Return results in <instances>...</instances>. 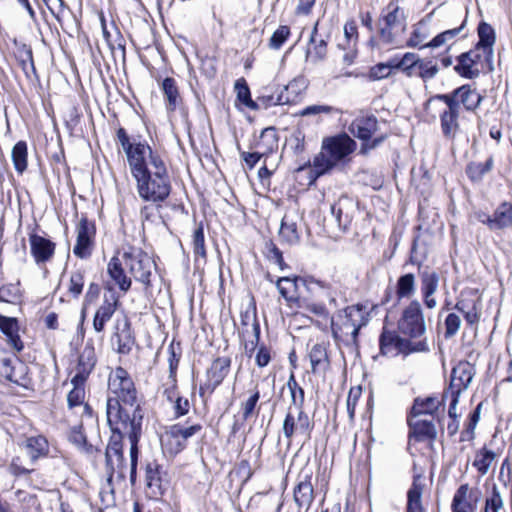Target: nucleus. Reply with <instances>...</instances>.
Here are the masks:
<instances>
[{
    "mask_svg": "<svg viewBox=\"0 0 512 512\" xmlns=\"http://www.w3.org/2000/svg\"><path fill=\"white\" fill-rule=\"evenodd\" d=\"M108 390L115 397H109L107 400V421L112 432L120 437L128 435L131 442L133 475L143 419L142 410L137 403V391L129 373L122 367L110 372Z\"/></svg>",
    "mask_w": 512,
    "mask_h": 512,
    "instance_id": "f257e3e1",
    "label": "nucleus"
},
{
    "mask_svg": "<svg viewBox=\"0 0 512 512\" xmlns=\"http://www.w3.org/2000/svg\"><path fill=\"white\" fill-rule=\"evenodd\" d=\"M136 182L139 197L152 203L165 201L171 192V181L166 164L159 152H152L149 157L129 167Z\"/></svg>",
    "mask_w": 512,
    "mask_h": 512,
    "instance_id": "f03ea898",
    "label": "nucleus"
},
{
    "mask_svg": "<svg viewBox=\"0 0 512 512\" xmlns=\"http://www.w3.org/2000/svg\"><path fill=\"white\" fill-rule=\"evenodd\" d=\"M355 149L356 142L347 134L326 137L322 141L320 152L313 159L312 166L307 169L301 167L298 172L308 171L311 184L319 176L346 165Z\"/></svg>",
    "mask_w": 512,
    "mask_h": 512,
    "instance_id": "7ed1b4c3",
    "label": "nucleus"
},
{
    "mask_svg": "<svg viewBox=\"0 0 512 512\" xmlns=\"http://www.w3.org/2000/svg\"><path fill=\"white\" fill-rule=\"evenodd\" d=\"M368 322L367 307L351 305L338 312L331 320L333 336L347 345L355 344L359 330Z\"/></svg>",
    "mask_w": 512,
    "mask_h": 512,
    "instance_id": "20e7f679",
    "label": "nucleus"
},
{
    "mask_svg": "<svg viewBox=\"0 0 512 512\" xmlns=\"http://www.w3.org/2000/svg\"><path fill=\"white\" fill-rule=\"evenodd\" d=\"M123 437H128V435L119 436L117 433L113 432L112 441L109 443L106 449V463L108 469V485L111 486V492H114L113 485L114 484H122L125 482L126 476L129 473L131 483L135 482L136 469L134 470L133 478H132V456L130 455V466L128 467L122 452V446L120 440ZM138 454L136 455V457ZM137 465V461L135 462V466Z\"/></svg>",
    "mask_w": 512,
    "mask_h": 512,
    "instance_id": "39448f33",
    "label": "nucleus"
},
{
    "mask_svg": "<svg viewBox=\"0 0 512 512\" xmlns=\"http://www.w3.org/2000/svg\"><path fill=\"white\" fill-rule=\"evenodd\" d=\"M125 267L136 281L145 285L150 284V277L155 268L153 259L142 249L129 247L123 252Z\"/></svg>",
    "mask_w": 512,
    "mask_h": 512,
    "instance_id": "423d86ee",
    "label": "nucleus"
},
{
    "mask_svg": "<svg viewBox=\"0 0 512 512\" xmlns=\"http://www.w3.org/2000/svg\"><path fill=\"white\" fill-rule=\"evenodd\" d=\"M202 426L200 424L182 425L174 424L170 426L161 436L162 448L170 455H176L181 452L187 444V440L200 433Z\"/></svg>",
    "mask_w": 512,
    "mask_h": 512,
    "instance_id": "0eeeda50",
    "label": "nucleus"
},
{
    "mask_svg": "<svg viewBox=\"0 0 512 512\" xmlns=\"http://www.w3.org/2000/svg\"><path fill=\"white\" fill-rule=\"evenodd\" d=\"M475 374L474 366L468 361H460L450 371V418L454 415L459 396L470 385Z\"/></svg>",
    "mask_w": 512,
    "mask_h": 512,
    "instance_id": "6e6552de",
    "label": "nucleus"
},
{
    "mask_svg": "<svg viewBox=\"0 0 512 512\" xmlns=\"http://www.w3.org/2000/svg\"><path fill=\"white\" fill-rule=\"evenodd\" d=\"M380 37L385 43H393V30H404L406 26V15L404 10L399 6L398 0H391L382 10Z\"/></svg>",
    "mask_w": 512,
    "mask_h": 512,
    "instance_id": "1a4fd4ad",
    "label": "nucleus"
},
{
    "mask_svg": "<svg viewBox=\"0 0 512 512\" xmlns=\"http://www.w3.org/2000/svg\"><path fill=\"white\" fill-rule=\"evenodd\" d=\"M311 424L302 405H291L283 422V434L290 441L293 437L308 438Z\"/></svg>",
    "mask_w": 512,
    "mask_h": 512,
    "instance_id": "9d476101",
    "label": "nucleus"
},
{
    "mask_svg": "<svg viewBox=\"0 0 512 512\" xmlns=\"http://www.w3.org/2000/svg\"><path fill=\"white\" fill-rule=\"evenodd\" d=\"M377 130L378 121L374 116H359L352 122L350 127L351 133L364 142L361 147L362 153L375 148L386 138L385 135H380L370 142Z\"/></svg>",
    "mask_w": 512,
    "mask_h": 512,
    "instance_id": "9b49d317",
    "label": "nucleus"
},
{
    "mask_svg": "<svg viewBox=\"0 0 512 512\" xmlns=\"http://www.w3.org/2000/svg\"><path fill=\"white\" fill-rule=\"evenodd\" d=\"M303 217L297 210H288L282 218L279 238L283 244L294 246L300 243Z\"/></svg>",
    "mask_w": 512,
    "mask_h": 512,
    "instance_id": "f8f14e48",
    "label": "nucleus"
},
{
    "mask_svg": "<svg viewBox=\"0 0 512 512\" xmlns=\"http://www.w3.org/2000/svg\"><path fill=\"white\" fill-rule=\"evenodd\" d=\"M481 491L469 484H461L454 493L450 509L452 512H477Z\"/></svg>",
    "mask_w": 512,
    "mask_h": 512,
    "instance_id": "ddd939ff",
    "label": "nucleus"
},
{
    "mask_svg": "<svg viewBox=\"0 0 512 512\" xmlns=\"http://www.w3.org/2000/svg\"><path fill=\"white\" fill-rule=\"evenodd\" d=\"M398 328L401 333L409 337H418L424 333V320L418 302L410 303L404 310Z\"/></svg>",
    "mask_w": 512,
    "mask_h": 512,
    "instance_id": "4468645a",
    "label": "nucleus"
},
{
    "mask_svg": "<svg viewBox=\"0 0 512 512\" xmlns=\"http://www.w3.org/2000/svg\"><path fill=\"white\" fill-rule=\"evenodd\" d=\"M477 32L479 40L476 43V48L483 51V58L487 71L492 72L494 70L493 46L496 41L495 30L489 23L481 21L478 24Z\"/></svg>",
    "mask_w": 512,
    "mask_h": 512,
    "instance_id": "2eb2a0df",
    "label": "nucleus"
},
{
    "mask_svg": "<svg viewBox=\"0 0 512 512\" xmlns=\"http://www.w3.org/2000/svg\"><path fill=\"white\" fill-rule=\"evenodd\" d=\"M117 137L126 154L129 167L145 159V157H149L155 151L146 142L131 141L122 128L118 130Z\"/></svg>",
    "mask_w": 512,
    "mask_h": 512,
    "instance_id": "dca6fc26",
    "label": "nucleus"
},
{
    "mask_svg": "<svg viewBox=\"0 0 512 512\" xmlns=\"http://www.w3.org/2000/svg\"><path fill=\"white\" fill-rule=\"evenodd\" d=\"M76 232L77 239L73 248V253L79 258H87L92 252L93 238L95 234L94 226L86 219H81Z\"/></svg>",
    "mask_w": 512,
    "mask_h": 512,
    "instance_id": "f3484780",
    "label": "nucleus"
},
{
    "mask_svg": "<svg viewBox=\"0 0 512 512\" xmlns=\"http://www.w3.org/2000/svg\"><path fill=\"white\" fill-rule=\"evenodd\" d=\"M408 424L410 427L409 446L414 442L431 439L436 435L435 425L429 417H419L416 415L408 416Z\"/></svg>",
    "mask_w": 512,
    "mask_h": 512,
    "instance_id": "a211bd4d",
    "label": "nucleus"
},
{
    "mask_svg": "<svg viewBox=\"0 0 512 512\" xmlns=\"http://www.w3.org/2000/svg\"><path fill=\"white\" fill-rule=\"evenodd\" d=\"M96 353L92 340H88L80 352L78 363L75 368L74 381L78 383H85L87 377L93 370L96 364Z\"/></svg>",
    "mask_w": 512,
    "mask_h": 512,
    "instance_id": "6ab92c4d",
    "label": "nucleus"
},
{
    "mask_svg": "<svg viewBox=\"0 0 512 512\" xmlns=\"http://www.w3.org/2000/svg\"><path fill=\"white\" fill-rule=\"evenodd\" d=\"M380 350L383 355L393 357L400 353H408L411 348L408 340L384 328L380 337Z\"/></svg>",
    "mask_w": 512,
    "mask_h": 512,
    "instance_id": "aec40b11",
    "label": "nucleus"
},
{
    "mask_svg": "<svg viewBox=\"0 0 512 512\" xmlns=\"http://www.w3.org/2000/svg\"><path fill=\"white\" fill-rule=\"evenodd\" d=\"M112 343L116 345V350L119 354L126 355L132 350L135 340L131 332L130 323L127 319L116 321Z\"/></svg>",
    "mask_w": 512,
    "mask_h": 512,
    "instance_id": "412c9836",
    "label": "nucleus"
},
{
    "mask_svg": "<svg viewBox=\"0 0 512 512\" xmlns=\"http://www.w3.org/2000/svg\"><path fill=\"white\" fill-rule=\"evenodd\" d=\"M31 254L37 265H42L51 260L55 252V244L47 238L37 234L29 237Z\"/></svg>",
    "mask_w": 512,
    "mask_h": 512,
    "instance_id": "4be33fe9",
    "label": "nucleus"
},
{
    "mask_svg": "<svg viewBox=\"0 0 512 512\" xmlns=\"http://www.w3.org/2000/svg\"><path fill=\"white\" fill-rule=\"evenodd\" d=\"M118 297L112 294L110 297L105 296L103 303L98 307L93 318V328L95 332L104 331L107 322H109L118 307Z\"/></svg>",
    "mask_w": 512,
    "mask_h": 512,
    "instance_id": "5701e85b",
    "label": "nucleus"
},
{
    "mask_svg": "<svg viewBox=\"0 0 512 512\" xmlns=\"http://www.w3.org/2000/svg\"><path fill=\"white\" fill-rule=\"evenodd\" d=\"M124 260L122 255L113 256L107 265V273L111 280L123 292H127L132 284L131 278L127 276L124 269Z\"/></svg>",
    "mask_w": 512,
    "mask_h": 512,
    "instance_id": "b1692460",
    "label": "nucleus"
},
{
    "mask_svg": "<svg viewBox=\"0 0 512 512\" xmlns=\"http://www.w3.org/2000/svg\"><path fill=\"white\" fill-rule=\"evenodd\" d=\"M451 95L458 104H462L467 111L476 110L483 100V96L477 93L476 89H473L470 84L458 87Z\"/></svg>",
    "mask_w": 512,
    "mask_h": 512,
    "instance_id": "393cba45",
    "label": "nucleus"
},
{
    "mask_svg": "<svg viewBox=\"0 0 512 512\" xmlns=\"http://www.w3.org/2000/svg\"><path fill=\"white\" fill-rule=\"evenodd\" d=\"M71 384L73 385V389L68 393L67 396L68 408L79 416L90 414V407L84 401V383L75 382L74 377H72Z\"/></svg>",
    "mask_w": 512,
    "mask_h": 512,
    "instance_id": "a878e982",
    "label": "nucleus"
},
{
    "mask_svg": "<svg viewBox=\"0 0 512 512\" xmlns=\"http://www.w3.org/2000/svg\"><path fill=\"white\" fill-rule=\"evenodd\" d=\"M425 489V479L417 475L407 492V512H426L422 495Z\"/></svg>",
    "mask_w": 512,
    "mask_h": 512,
    "instance_id": "bb28decb",
    "label": "nucleus"
},
{
    "mask_svg": "<svg viewBox=\"0 0 512 512\" xmlns=\"http://www.w3.org/2000/svg\"><path fill=\"white\" fill-rule=\"evenodd\" d=\"M21 447L30 458L31 464L39 458L45 457L49 451L48 441L40 435L27 438Z\"/></svg>",
    "mask_w": 512,
    "mask_h": 512,
    "instance_id": "cd10ccee",
    "label": "nucleus"
},
{
    "mask_svg": "<svg viewBox=\"0 0 512 512\" xmlns=\"http://www.w3.org/2000/svg\"><path fill=\"white\" fill-rule=\"evenodd\" d=\"M309 290L313 297L325 301V305L337 306V288L330 284L320 280H313L309 283Z\"/></svg>",
    "mask_w": 512,
    "mask_h": 512,
    "instance_id": "c85d7f7f",
    "label": "nucleus"
},
{
    "mask_svg": "<svg viewBox=\"0 0 512 512\" xmlns=\"http://www.w3.org/2000/svg\"><path fill=\"white\" fill-rule=\"evenodd\" d=\"M328 344L325 342L315 343L309 350V360L313 373H324L329 367L327 353Z\"/></svg>",
    "mask_w": 512,
    "mask_h": 512,
    "instance_id": "c756f323",
    "label": "nucleus"
},
{
    "mask_svg": "<svg viewBox=\"0 0 512 512\" xmlns=\"http://www.w3.org/2000/svg\"><path fill=\"white\" fill-rule=\"evenodd\" d=\"M442 401L443 399L439 400L436 396L418 397L414 400L410 414L433 419V413L437 411Z\"/></svg>",
    "mask_w": 512,
    "mask_h": 512,
    "instance_id": "7c9ffc66",
    "label": "nucleus"
},
{
    "mask_svg": "<svg viewBox=\"0 0 512 512\" xmlns=\"http://www.w3.org/2000/svg\"><path fill=\"white\" fill-rule=\"evenodd\" d=\"M0 330L7 336L8 342L15 350L21 351L23 349L16 318L0 315Z\"/></svg>",
    "mask_w": 512,
    "mask_h": 512,
    "instance_id": "2f4dec72",
    "label": "nucleus"
},
{
    "mask_svg": "<svg viewBox=\"0 0 512 512\" xmlns=\"http://www.w3.org/2000/svg\"><path fill=\"white\" fill-rule=\"evenodd\" d=\"M161 90L164 94L165 105L168 111H175L181 104V96L175 79L167 77L162 81Z\"/></svg>",
    "mask_w": 512,
    "mask_h": 512,
    "instance_id": "473e14b6",
    "label": "nucleus"
},
{
    "mask_svg": "<svg viewBox=\"0 0 512 512\" xmlns=\"http://www.w3.org/2000/svg\"><path fill=\"white\" fill-rule=\"evenodd\" d=\"M491 230H500L512 226V204L503 202L492 215V220H488Z\"/></svg>",
    "mask_w": 512,
    "mask_h": 512,
    "instance_id": "72a5a7b5",
    "label": "nucleus"
},
{
    "mask_svg": "<svg viewBox=\"0 0 512 512\" xmlns=\"http://www.w3.org/2000/svg\"><path fill=\"white\" fill-rule=\"evenodd\" d=\"M430 36L429 25L425 21H420L412 26V31L409 39L407 40V46L413 48H424L427 47L428 38Z\"/></svg>",
    "mask_w": 512,
    "mask_h": 512,
    "instance_id": "f704fd0d",
    "label": "nucleus"
},
{
    "mask_svg": "<svg viewBox=\"0 0 512 512\" xmlns=\"http://www.w3.org/2000/svg\"><path fill=\"white\" fill-rule=\"evenodd\" d=\"M456 62L454 70L462 78L474 79L479 76L481 70L473 64L469 53H461L456 57Z\"/></svg>",
    "mask_w": 512,
    "mask_h": 512,
    "instance_id": "c9c22d12",
    "label": "nucleus"
},
{
    "mask_svg": "<svg viewBox=\"0 0 512 512\" xmlns=\"http://www.w3.org/2000/svg\"><path fill=\"white\" fill-rule=\"evenodd\" d=\"M327 56V43L325 40L309 39L308 46L305 52L306 62L318 64L326 59Z\"/></svg>",
    "mask_w": 512,
    "mask_h": 512,
    "instance_id": "e433bc0d",
    "label": "nucleus"
},
{
    "mask_svg": "<svg viewBox=\"0 0 512 512\" xmlns=\"http://www.w3.org/2000/svg\"><path fill=\"white\" fill-rule=\"evenodd\" d=\"M255 148L260 150L265 156L274 152L278 148V138L276 130L272 127L262 131Z\"/></svg>",
    "mask_w": 512,
    "mask_h": 512,
    "instance_id": "4c0bfd02",
    "label": "nucleus"
},
{
    "mask_svg": "<svg viewBox=\"0 0 512 512\" xmlns=\"http://www.w3.org/2000/svg\"><path fill=\"white\" fill-rule=\"evenodd\" d=\"M313 486L310 480L300 481L294 489V500L299 507L308 508L314 500Z\"/></svg>",
    "mask_w": 512,
    "mask_h": 512,
    "instance_id": "58836bf2",
    "label": "nucleus"
},
{
    "mask_svg": "<svg viewBox=\"0 0 512 512\" xmlns=\"http://www.w3.org/2000/svg\"><path fill=\"white\" fill-rule=\"evenodd\" d=\"M12 162L15 170L19 174H23L28 166V146L23 140L18 141L11 152Z\"/></svg>",
    "mask_w": 512,
    "mask_h": 512,
    "instance_id": "ea45409f",
    "label": "nucleus"
},
{
    "mask_svg": "<svg viewBox=\"0 0 512 512\" xmlns=\"http://www.w3.org/2000/svg\"><path fill=\"white\" fill-rule=\"evenodd\" d=\"M480 305V297L477 295V291L470 289L461 292L455 309L460 313H464V311L480 309Z\"/></svg>",
    "mask_w": 512,
    "mask_h": 512,
    "instance_id": "a19ab883",
    "label": "nucleus"
},
{
    "mask_svg": "<svg viewBox=\"0 0 512 512\" xmlns=\"http://www.w3.org/2000/svg\"><path fill=\"white\" fill-rule=\"evenodd\" d=\"M493 157L490 156L484 163L471 162L466 167V174L473 182H479L483 179L484 175L490 172L493 168Z\"/></svg>",
    "mask_w": 512,
    "mask_h": 512,
    "instance_id": "79ce46f5",
    "label": "nucleus"
},
{
    "mask_svg": "<svg viewBox=\"0 0 512 512\" xmlns=\"http://www.w3.org/2000/svg\"><path fill=\"white\" fill-rule=\"evenodd\" d=\"M229 361L226 359H217L212 364L211 369L208 372L209 380L211 385L208 387L214 390L225 378L228 373Z\"/></svg>",
    "mask_w": 512,
    "mask_h": 512,
    "instance_id": "37998d69",
    "label": "nucleus"
},
{
    "mask_svg": "<svg viewBox=\"0 0 512 512\" xmlns=\"http://www.w3.org/2000/svg\"><path fill=\"white\" fill-rule=\"evenodd\" d=\"M277 289L280 295L291 305L297 301V282L296 279L281 277L278 279Z\"/></svg>",
    "mask_w": 512,
    "mask_h": 512,
    "instance_id": "c03bdc74",
    "label": "nucleus"
},
{
    "mask_svg": "<svg viewBox=\"0 0 512 512\" xmlns=\"http://www.w3.org/2000/svg\"><path fill=\"white\" fill-rule=\"evenodd\" d=\"M495 457L496 454L492 450L483 447L476 453L473 466L481 475H485L488 472Z\"/></svg>",
    "mask_w": 512,
    "mask_h": 512,
    "instance_id": "a18cd8bd",
    "label": "nucleus"
},
{
    "mask_svg": "<svg viewBox=\"0 0 512 512\" xmlns=\"http://www.w3.org/2000/svg\"><path fill=\"white\" fill-rule=\"evenodd\" d=\"M234 89L237 94L238 102L251 110H256L258 108L257 104L251 99L250 89L244 78L236 80Z\"/></svg>",
    "mask_w": 512,
    "mask_h": 512,
    "instance_id": "49530a36",
    "label": "nucleus"
},
{
    "mask_svg": "<svg viewBox=\"0 0 512 512\" xmlns=\"http://www.w3.org/2000/svg\"><path fill=\"white\" fill-rule=\"evenodd\" d=\"M481 406L482 403H479L477 407L469 414L465 429L461 432L460 441L465 442L474 439V430L480 419Z\"/></svg>",
    "mask_w": 512,
    "mask_h": 512,
    "instance_id": "de8ad7c7",
    "label": "nucleus"
},
{
    "mask_svg": "<svg viewBox=\"0 0 512 512\" xmlns=\"http://www.w3.org/2000/svg\"><path fill=\"white\" fill-rule=\"evenodd\" d=\"M415 291V277L413 274H405L398 279L397 295L399 298H406L413 295Z\"/></svg>",
    "mask_w": 512,
    "mask_h": 512,
    "instance_id": "09e8293b",
    "label": "nucleus"
},
{
    "mask_svg": "<svg viewBox=\"0 0 512 512\" xmlns=\"http://www.w3.org/2000/svg\"><path fill=\"white\" fill-rule=\"evenodd\" d=\"M420 63L418 56L415 53H405L400 60L391 59V65L395 69H402L408 75H411L410 70L414 67H418Z\"/></svg>",
    "mask_w": 512,
    "mask_h": 512,
    "instance_id": "8fccbe9b",
    "label": "nucleus"
},
{
    "mask_svg": "<svg viewBox=\"0 0 512 512\" xmlns=\"http://www.w3.org/2000/svg\"><path fill=\"white\" fill-rule=\"evenodd\" d=\"M503 507V499L496 484L492 485L489 495L485 499L484 512H499Z\"/></svg>",
    "mask_w": 512,
    "mask_h": 512,
    "instance_id": "3c124183",
    "label": "nucleus"
},
{
    "mask_svg": "<svg viewBox=\"0 0 512 512\" xmlns=\"http://www.w3.org/2000/svg\"><path fill=\"white\" fill-rule=\"evenodd\" d=\"M21 291L19 283L6 284L0 287V301L15 303L20 299Z\"/></svg>",
    "mask_w": 512,
    "mask_h": 512,
    "instance_id": "603ef678",
    "label": "nucleus"
},
{
    "mask_svg": "<svg viewBox=\"0 0 512 512\" xmlns=\"http://www.w3.org/2000/svg\"><path fill=\"white\" fill-rule=\"evenodd\" d=\"M289 35L290 28L288 26H279L270 38L269 47L274 50L280 49L282 45L285 43V41L288 39Z\"/></svg>",
    "mask_w": 512,
    "mask_h": 512,
    "instance_id": "864d4df0",
    "label": "nucleus"
},
{
    "mask_svg": "<svg viewBox=\"0 0 512 512\" xmlns=\"http://www.w3.org/2000/svg\"><path fill=\"white\" fill-rule=\"evenodd\" d=\"M392 69L395 68L391 65V60L388 63H379L370 69L368 77L373 81L381 80L388 77Z\"/></svg>",
    "mask_w": 512,
    "mask_h": 512,
    "instance_id": "5fc2aeb1",
    "label": "nucleus"
},
{
    "mask_svg": "<svg viewBox=\"0 0 512 512\" xmlns=\"http://www.w3.org/2000/svg\"><path fill=\"white\" fill-rule=\"evenodd\" d=\"M192 243H193L194 253L197 256L205 257L206 256L205 237H204L203 226L201 224L194 230Z\"/></svg>",
    "mask_w": 512,
    "mask_h": 512,
    "instance_id": "6e6d98bb",
    "label": "nucleus"
},
{
    "mask_svg": "<svg viewBox=\"0 0 512 512\" xmlns=\"http://www.w3.org/2000/svg\"><path fill=\"white\" fill-rule=\"evenodd\" d=\"M361 394H362V389L360 386L352 387L349 390L348 397H347V411H348L350 420L354 419L356 405L358 403V400L361 397Z\"/></svg>",
    "mask_w": 512,
    "mask_h": 512,
    "instance_id": "4d7b16f0",
    "label": "nucleus"
},
{
    "mask_svg": "<svg viewBox=\"0 0 512 512\" xmlns=\"http://www.w3.org/2000/svg\"><path fill=\"white\" fill-rule=\"evenodd\" d=\"M84 286V275L81 271H76L71 274L68 291L74 296L78 297Z\"/></svg>",
    "mask_w": 512,
    "mask_h": 512,
    "instance_id": "13d9d810",
    "label": "nucleus"
},
{
    "mask_svg": "<svg viewBox=\"0 0 512 512\" xmlns=\"http://www.w3.org/2000/svg\"><path fill=\"white\" fill-rule=\"evenodd\" d=\"M305 309L318 316H326L328 314L327 306L325 301L313 297L312 299L306 300Z\"/></svg>",
    "mask_w": 512,
    "mask_h": 512,
    "instance_id": "bf43d9fd",
    "label": "nucleus"
},
{
    "mask_svg": "<svg viewBox=\"0 0 512 512\" xmlns=\"http://www.w3.org/2000/svg\"><path fill=\"white\" fill-rule=\"evenodd\" d=\"M288 387L291 392L292 405H303L304 390L297 384L294 375H291L288 380Z\"/></svg>",
    "mask_w": 512,
    "mask_h": 512,
    "instance_id": "052dcab7",
    "label": "nucleus"
},
{
    "mask_svg": "<svg viewBox=\"0 0 512 512\" xmlns=\"http://www.w3.org/2000/svg\"><path fill=\"white\" fill-rule=\"evenodd\" d=\"M344 40L347 45H357L358 43V30L355 20H349L344 25Z\"/></svg>",
    "mask_w": 512,
    "mask_h": 512,
    "instance_id": "680f3d73",
    "label": "nucleus"
},
{
    "mask_svg": "<svg viewBox=\"0 0 512 512\" xmlns=\"http://www.w3.org/2000/svg\"><path fill=\"white\" fill-rule=\"evenodd\" d=\"M164 396L169 402H173L176 398L180 397L177 391L176 379L173 375V368L171 367V375L168 381L164 384Z\"/></svg>",
    "mask_w": 512,
    "mask_h": 512,
    "instance_id": "e2e57ef3",
    "label": "nucleus"
},
{
    "mask_svg": "<svg viewBox=\"0 0 512 512\" xmlns=\"http://www.w3.org/2000/svg\"><path fill=\"white\" fill-rule=\"evenodd\" d=\"M438 286V276L436 273H425L422 278L423 294H433Z\"/></svg>",
    "mask_w": 512,
    "mask_h": 512,
    "instance_id": "0e129e2a",
    "label": "nucleus"
},
{
    "mask_svg": "<svg viewBox=\"0 0 512 512\" xmlns=\"http://www.w3.org/2000/svg\"><path fill=\"white\" fill-rule=\"evenodd\" d=\"M337 47L343 51H345L343 55V63L346 66H350L355 62V59L357 57V45L349 44L347 46H344L342 42H339L337 44Z\"/></svg>",
    "mask_w": 512,
    "mask_h": 512,
    "instance_id": "69168bd1",
    "label": "nucleus"
},
{
    "mask_svg": "<svg viewBox=\"0 0 512 512\" xmlns=\"http://www.w3.org/2000/svg\"><path fill=\"white\" fill-rule=\"evenodd\" d=\"M260 398L259 391H255L243 404H242V415L244 419H248L252 416L256 404Z\"/></svg>",
    "mask_w": 512,
    "mask_h": 512,
    "instance_id": "338daca9",
    "label": "nucleus"
},
{
    "mask_svg": "<svg viewBox=\"0 0 512 512\" xmlns=\"http://www.w3.org/2000/svg\"><path fill=\"white\" fill-rule=\"evenodd\" d=\"M69 440L79 449L86 447V437L82 431V426H75L71 429Z\"/></svg>",
    "mask_w": 512,
    "mask_h": 512,
    "instance_id": "774afa93",
    "label": "nucleus"
}]
</instances>
